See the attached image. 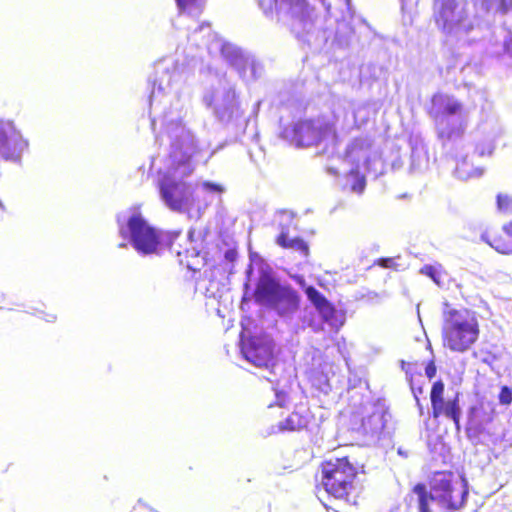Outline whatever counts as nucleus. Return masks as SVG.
Returning a JSON list of instances; mask_svg holds the SVG:
<instances>
[{
	"label": "nucleus",
	"instance_id": "6ab92c4d",
	"mask_svg": "<svg viewBox=\"0 0 512 512\" xmlns=\"http://www.w3.org/2000/svg\"><path fill=\"white\" fill-rule=\"evenodd\" d=\"M436 125L438 136L441 139L451 140L460 137L466 128L465 114H454L443 117V123L440 119H433Z\"/></svg>",
	"mask_w": 512,
	"mask_h": 512
},
{
	"label": "nucleus",
	"instance_id": "473e14b6",
	"mask_svg": "<svg viewBox=\"0 0 512 512\" xmlns=\"http://www.w3.org/2000/svg\"><path fill=\"white\" fill-rule=\"evenodd\" d=\"M497 208L500 212H510L512 210V198L507 194L497 195Z\"/></svg>",
	"mask_w": 512,
	"mask_h": 512
},
{
	"label": "nucleus",
	"instance_id": "9d476101",
	"mask_svg": "<svg viewBox=\"0 0 512 512\" xmlns=\"http://www.w3.org/2000/svg\"><path fill=\"white\" fill-rule=\"evenodd\" d=\"M282 135L297 147L323 146L334 144V124L326 117L299 120L284 128Z\"/></svg>",
	"mask_w": 512,
	"mask_h": 512
},
{
	"label": "nucleus",
	"instance_id": "de8ad7c7",
	"mask_svg": "<svg viewBox=\"0 0 512 512\" xmlns=\"http://www.w3.org/2000/svg\"><path fill=\"white\" fill-rule=\"evenodd\" d=\"M399 454H404V451H401V449L398 450Z\"/></svg>",
	"mask_w": 512,
	"mask_h": 512
},
{
	"label": "nucleus",
	"instance_id": "58836bf2",
	"mask_svg": "<svg viewBox=\"0 0 512 512\" xmlns=\"http://www.w3.org/2000/svg\"><path fill=\"white\" fill-rule=\"evenodd\" d=\"M426 376L432 379L436 374V366L433 362H430L425 368Z\"/></svg>",
	"mask_w": 512,
	"mask_h": 512
},
{
	"label": "nucleus",
	"instance_id": "7c9ffc66",
	"mask_svg": "<svg viewBox=\"0 0 512 512\" xmlns=\"http://www.w3.org/2000/svg\"><path fill=\"white\" fill-rule=\"evenodd\" d=\"M305 293L308 300L316 309L328 301L326 297L313 286L307 287Z\"/></svg>",
	"mask_w": 512,
	"mask_h": 512
},
{
	"label": "nucleus",
	"instance_id": "4be33fe9",
	"mask_svg": "<svg viewBox=\"0 0 512 512\" xmlns=\"http://www.w3.org/2000/svg\"><path fill=\"white\" fill-rule=\"evenodd\" d=\"M316 310L323 322L326 323L331 329L338 331L339 328L344 324V315L336 310V308L329 301L318 307Z\"/></svg>",
	"mask_w": 512,
	"mask_h": 512
},
{
	"label": "nucleus",
	"instance_id": "aec40b11",
	"mask_svg": "<svg viewBox=\"0 0 512 512\" xmlns=\"http://www.w3.org/2000/svg\"><path fill=\"white\" fill-rule=\"evenodd\" d=\"M332 368L330 363L324 362L319 369H314L311 373L312 385L324 394H328L332 390V378L334 376Z\"/></svg>",
	"mask_w": 512,
	"mask_h": 512
},
{
	"label": "nucleus",
	"instance_id": "f8f14e48",
	"mask_svg": "<svg viewBox=\"0 0 512 512\" xmlns=\"http://www.w3.org/2000/svg\"><path fill=\"white\" fill-rule=\"evenodd\" d=\"M436 26L450 39L461 40L473 29V23L456 0H434Z\"/></svg>",
	"mask_w": 512,
	"mask_h": 512
},
{
	"label": "nucleus",
	"instance_id": "b1692460",
	"mask_svg": "<svg viewBox=\"0 0 512 512\" xmlns=\"http://www.w3.org/2000/svg\"><path fill=\"white\" fill-rule=\"evenodd\" d=\"M309 423V415L306 410H297L292 412L284 421L278 424V430L296 431L305 428Z\"/></svg>",
	"mask_w": 512,
	"mask_h": 512
},
{
	"label": "nucleus",
	"instance_id": "c03bdc74",
	"mask_svg": "<svg viewBox=\"0 0 512 512\" xmlns=\"http://www.w3.org/2000/svg\"><path fill=\"white\" fill-rule=\"evenodd\" d=\"M504 232L512 237V221L503 227Z\"/></svg>",
	"mask_w": 512,
	"mask_h": 512
},
{
	"label": "nucleus",
	"instance_id": "412c9836",
	"mask_svg": "<svg viewBox=\"0 0 512 512\" xmlns=\"http://www.w3.org/2000/svg\"><path fill=\"white\" fill-rule=\"evenodd\" d=\"M410 159L409 170L411 173H422L428 169V152L426 145L422 141H416L415 144L412 145Z\"/></svg>",
	"mask_w": 512,
	"mask_h": 512
},
{
	"label": "nucleus",
	"instance_id": "72a5a7b5",
	"mask_svg": "<svg viewBox=\"0 0 512 512\" xmlns=\"http://www.w3.org/2000/svg\"><path fill=\"white\" fill-rule=\"evenodd\" d=\"M420 273L430 277L435 283L439 284L440 273L438 269L432 265H425L420 269Z\"/></svg>",
	"mask_w": 512,
	"mask_h": 512
},
{
	"label": "nucleus",
	"instance_id": "7ed1b4c3",
	"mask_svg": "<svg viewBox=\"0 0 512 512\" xmlns=\"http://www.w3.org/2000/svg\"><path fill=\"white\" fill-rule=\"evenodd\" d=\"M189 72L183 63L172 58L158 61L154 66L149 82L152 91L149 98L150 116L153 129L159 124L160 140L170 136L176 128L189 130L183 124L185 101L181 98L187 90Z\"/></svg>",
	"mask_w": 512,
	"mask_h": 512
},
{
	"label": "nucleus",
	"instance_id": "a878e982",
	"mask_svg": "<svg viewBox=\"0 0 512 512\" xmlns=\"http://www.w3.org/2000/svg\"><path fill=\"white\" fill-rule=\"evenodd\" d=\"M474 5L486 13L508 12L512 8V0H473Z\"/></svg>",
	"mask_w": 512,
	"mask_h": 512
},
{
	"label": "nucleus",
	"instance_id": "e433bc0d",
	"mask_svg": "<svg viewBox=\"0 0 512 512\" xmlns=\"http://www.w3.org/2000/svg\"><path fill=\"white\" fill-rule=\"evenodd\" d=\"M275 396H276V405H278L279 407L285 406L286 401H287V395L282 391L281 392L276 391Z\"/></svg>",
	"mask_w": 512,
	"mask_h": 512
},
{
	"label": "nucleus",
	"instance_id": "f3484780",
	"mask_svg": "<svg viewBox=\"0 0 512 512\" xmlns=\"http://www.w3.org/2000/svg\"><path fill=\"white\" fill-rule=\"evenodd\" d=\"M387 411L383 404L373 403L362 418L358 431L363 435L375 437L379 435L386 423Z\"/></svg>",
	"mask_w": 512,
	"mask_h": 512
},
{
	"label": "nucleus",
	"instance_id": "ea45409f",
	"mask_svg": "<svg viewBox=\"0 0 512 512\" xmlns=\"http://www.w3.org/2000/svg\"><path fill=\"white\" fill-rule=\"evenodd\" d=\"M412 391H413V394H414L417 406L419 408L420 414H422L423 413V407H422V405L420 403V400L418 398V394H421L423 392V390H422L421 387H419L418 389H415L414 387H412Z\"/></svg>",
	"mask_w": 512,
	"mask_h": 512
},
{
	"label": "nucleus",
	"instance_id": "a19ab883",
	"mask_svg": "<svg viewBox=\"0 0 512 512\" xmlns=\"http://www.w3.org/2000/svg\"><path fill=\"white\" fill-rule=\"evenodd\" d=\"M393 259L391 258H383V259H380L379 261V264L382 266V267H385V268H389L391 267V265L393 264Z\"/></svg>",
	"mask_w": 512,
	"mask_h": 512
},
{
	"label": "nucleus",
	"instance_id": "f257e3e1",
	"mask_svg": "<svg viewBox=\"0 0 512 512\" xmlns=\"http://www.w3.org/2000/svg\"><path fill=\"white\" fill-rule=\"evenodd\" d=\"M266 16L273 14L287 25L295 37L313 51H320L327 44L346 47L354 29L350 21L332 17L317 18L306 0H258Z\"/></svg>",
	"mask_w": 512,
	"mask_h": 512
},
{
	"label": "nucleus",
	"instance_id": "c756f323",
	"mask_svg": "<svg viewBox=\"0 0 512 512\" xmlns=\"http://www.w3.org/2000/svg\"><path fill=\"white\" fill-rule=\"evenodd\" d=\"M277 221L280 234L287 232V236H289L290 229L294 225V214L290 211H282L278 214Z\"/></svg>",
	"mask_w": 512,
	"mask_h": 512
},
{
	"label": "nucleus",
	"instance_id": "ddd939ff",
	"mask_svg": "<svg viewBox=\"0 0 512 512\" xmlns=\"http://www.w3.org/2000/svg\"><path fill=\"white\" fill-rule=\"evenodd\" d=\"M241 353L244 358L258 368L266 371L262 375L269 382H275V369L277 365L274 363L273 352L274 343L269 337H253L245 342L243 334L241 335Z\"/></svg>",
	"mask_w": 512,
	"mask_h": 512
},
{
	"label": "nucleus",
	"instance_id": "c9c22d12",
	"mask_svg": "<svg viewBox=\"0 0 512 512\" xmlns=\"http://www.w3.org/2000/svg\"><path fill=\"white\" fill-rule=\"evenodd\" d=\"M474 411H475V408L470 409V417H469L468 427H467V432L469 435H476L481 432V427L475 423V421L472 417V414Z\"/></svg>",
	"mask_w": 512,
	"mask_h": 512
},
{
	"label": "nucleus",
	"instance_id": "f03ea898",
	"mask_svg": "<svg viewBox=\"0 0 512 512\" xmlns=\"http://www.w3.org/2000/svg\"><path fill=\"white\" fill-rule=\"evenodd\" d=\"M169 146L165 167L160 171L159 192L165 205L176 212H186L194 207L193 186L186 181L200 157L194 134L190 130L176 128L170 136H164Z\"/></svg>",
	"mask_w": 512,
	"mask_h": 512
},
{
	"label": "nucleus",
	"instance_id": "a211bd4d",
	"mask_svg": "<svg viewBox=\"0 0 512 512\" xmlns=\"http://www.w3.org/2000/svg\"><path fill=\"white\" fill-rule=\"evenodd\" d=\"M462 112H464L463 104L454 96L437 93L431 99L429 114L433 119H440L441 123H443V117Z\"/></svg>",
	"mask_w": 512,
	"mask_h": 512
},
{
	"label": "nucleus",
	"instance_id": "9b49d317",
	"mask_svg": "<svg viewBox=\"0 0 512 512\" xmlns=\"http://www.w3.org/2000/svg\"><path fill=\"white\" fill-rule=\"evenodd\" d=\"M320 485L330 496L349 500V496L356 490V467L347 457L330 458L325 460L320 467Z\"/></svg>",
	"mask_w": 512,
	"mask_h": 512
},
{
	"label": "nucleus",
	"instance_id": "49530a36",
	"mask_svg": "<svg viewBox=\"0 0 512 512\" xmlns=\"http://www.w3.org/2000/svg\"><path fill=\"white\" fill-rule=\"evenodd\" d=\"M399 454H404V451H401V449L398 450Z\"/></svg>",
	"mask_w": 512,
	"mask_h": 512
},
{
	"label": "nucleus",
	"instance_id": "2eb2a0df",
	"mask_svg": "<svg viewBox=\"0 0 512 512\" xmlns=\"http://www.w3.org/2000/svg\"><path fill=\"white\" fill-rule=\"evenodd\" d=\"M27 147V142L12 122L0 120V157L18 160Z\"/></svg>",
	"mask_w": 512,
	"mask_h": 512
},
{
	"label": "nucleus",
	"instance_id": "423d86ee",
	"mask_svg": "<svg viewBox=\"0 0 512 512\" xmlns=\"http://www.w3.org/2000/svg\"><path fill=\"white\" fill-rule=\"evenodd\" d=\"M201 101L216 120L230 123L243 115L240 94L226 75H215L202 92Z\"/></svg>",
	"mask_w": 512,
	"mask_h": 512
},
{
	"label": "nucleus",
	"instance_id": "2f4dec72",
	"mask_svg": "<svg viewBox=\"0 0 512 512\" xmlns=\"http://www.w3.org/2000/svg\"><path fill=\"white\" fill-rule=\"evenodd\" d=\"M200 189L202 192L211 195V197L213 195H221L225 192L224 186L210 181L203 182L200 186Z\"/></svg>",
	"mask_w": 512,
	"mask_h": 512
},
{
	"label": "nucleus",
	"instance_id": "0eeeda50",
	"mask_svg": "<svg viewBox=\"0 0 512 512\" xmlns=\"http://www.w3.org/2000/svg\"><path fill=\"white\" fill-rule=\"evenodd\" d=\"M117 222L121 236L128 239L139 254L158 253L160 232L147 222L139 207L134 206L118 214Z\"/></svg>",
	"mask_w": 512,
	"mask_h": 512
},
{
	"label": "nucleus",
	"instance_id": "20e7f679",
	"mask_svg": "<svg viewBox=\"0 0 512 512\" xmlns=\"http://www.w3.org/2000/svg\"><path fill=\"white\" fill-rule=\"evenodd\" d=\"M188 41L205 47L210 54L220 53L245 82L256 81L264 74L263 64L254 55L220 38L212 32L209 23L204 22L194 28Z\"/></svg>",
	"mask_w": 512,
	"mask_h": 512
},
{
	"label": "nucleus",
	"instance_id": "a18cd8bd",
	"mask_svg": "<svg viewBox=\"0 0 512 512\" xmlns=\"http://www.w3.org/2000/svg\"><path fill=\"white\" fill-rule=\"evenodd\" d=\"M54 319H55V316L50 315V319H47V321H48V322H52V321H54Z\"/></svg>",
	"mask_w": 512,
	"mask_h": 512
},
{
	"label": "nucleus",
	"instance_id": "dca6fc26",
	"mask_svg": "<svg viewBox=\"0 0 512 512\" xmlns=\"http://www.w3.org/2000/svg\"><path fill=\"white\" fill-rule=\"evenodd\" d=\"M367 162V152L354 145L349 146L346 150L344 163L349 165V170H345L347 181L351 182V189L355 193H362L365 188L364 176L360 175V164Z\"/></svg>",
	"mask_w": 512,
	"mask_h": 512
},
{
	"label": "nucleus",
	"instance_id": "79ce46f5",
	"mask_svg": "<svg viewBox=\"0 0 512 512\" xmlns=\"http://www.w3.org/2000/svg\"><path fill=\"white\" fill-rule=\"evenodd\" d=\"M236 257V252L232 249H229L225 252V259L228 261H233Z\"/></svg>",
	"mask_w": 512,
	"mask_h": 512
},
{
	"label": "nucleus",
	"instance_id": "4c0bfd02",
	"mask_svg": "<svg viewBox=\"0 0 512 512\" xmlns=\"http://www.w3.org/2000/svg\"><path fill=\"white\" fill-rule=\"evenodd\" d=\"M476 153L479 154V156H484L485 154H491L493 151V146L491 143H488L485 148L476 147L475 149Z\"/></svg>",
	"mask_w": 512,
	"mask_h": 512
},
{
	"label": "nucleus",
	"instance_id": "c85d7f7f",
	"mask_svg": "<svg viewBox=\"0 0 512 512\" xmlns=\"http://www.w3.org/2000/svg\"><path fill=\"white\" fill-rule=\"evenodd\" d=\"M487 243L501 254L512 253V240L498 236L488 240Z\"/></svg>",
	"mask_w": 512,
	"mask_h": 512
},
{
	"label": "nucleus",
	"instance_id": "37998d69",
	"mask_svg": "<svg viewBox=\"0 0 512 512\" xmlns=\"http://www.w3.org/2000/svg\"><path fill=\"white\" fill-rule=\"evenodd\" d=\"M504 48L512 56V37L509 40H505Z\"/></svg>",
	"mask_w": 512,
	"mask_h": 512
},
{
	"label": "nucleus",
	"instance_id": "bb28decb",
	"mask_svg": "<svg viewBox=\"0 0 512 512\" xmlns=\"http://www.w3.org/2000/svg\"><path fill=\"white\" fill-rule=\"evenodd\" d=\"M455 175L461 180H468L473 177L481 176L482 170L475 167L472 162H469L467 157H464L457 162Z\"/></svg>",
	"mask_w": 512,
	"mask_h": 512
},
{
	"label": "nucleus",
	"instance_id": "1a4fd4ad",
	"mask_svg": "<svg viewBox=\"0 0 512 512\" xmlns=\"http://www.w3.org/2000/svg\"><path fill=\"white\" fill-rule=\"evenodd\" d=\"M444 346L454 352H465L479 336L478 322L468 310H449L442 328Z\"/></svg>",
	"mask_w": 512,
	"mask_h": 512
},
{
	"label": "nucleus",
	"instance_id": "6e6552de",
	"mask_svg": "<svg viewBox=\"0 0 512 512\" xmlns=\"http://www.w3.org/2000/svg\"><path fill=\"white\" fill-rule=\"evenodd\" d=\"M255 297L259 303L285 320L293 319L300 307L299 293L290 285H283L268 274L260 276Z\"/></svg>",
	"mask_w": 512,
	"mask_h": 512
},
{
	"label": "nucleus",
	"instance_id": "09e8293b",
	"mask_svg": "<svg viewBox=\"0 0 512 512\" xmlns=\"http://www.w3.org/2000/svg\"><path fill=\"white\" fill-rule=\"evenodd\" d=\"M120 247H126V244L121 243V244H120Z\"/></svg>",
	"mask_w": 512,
	"mask_h": 512
},
{
	"label": "nucleus",
	"instance_id": "39448f33",
	"mask_svg": "<svg viewBox=\"0 0 512 512\" xmlns=\"http://www.w3.org/2000/svg\"><path fill=\"white\" fill-rule=\"evenodd\" d=\"M417 496L420 512H453L463 507L468 495L464 479L451 472H437L429 483V490L423 484L413 489Z\"/></svg>",
	"mask_w": 512,
	"mask_h": 512
},
{
	"label": "nucleus",
	"instance_id": "cd10ccee",
	"mask_svg": "<svg viewBox=\"0 0 512 512\" xmlns=\"http://www.w3.org/2000/svg\"><path fill=\"white\" fill-rule=\"evenodd\" d=\"M276 242L281 247L299 251L303 255H307L308 253V245L306 244V242L299 237L290 238L289 236H287V232L279 234Z\"/></svg>",
	"mask_w": 512,
	"mask_h": 512
},
{
	"label": "nucleus",
	"instance_id": "4468645a",
	"mask_svg": "<svg viewBox=\"0 0 512 512\" xmlns=\"http://www.w3.org/2000/svg\"><path fill=\"white\" fill-rule=\"evenodd\" d=\"M430 400L433 410V417L441 416L453 421L457 431L460 430V418L462 409L459 405V393L444 396V384L442 381H436L431 389Z\"/></svg>",
	"mask_w": 512,
	"mask_h": 512
},
{
	"label": "nucleus",
	"instance_id": "393cba45",
	"mask_svg": "<svg viewBox=\"0 0 512 512\" xmlns=\"http://www.w3.org/2000/svg\"><path fill=\"white\" fill-rule=\"evenodd\" d=\"M180 16L199 17L205 6V0H175Z\"/></svg>",
	"mask_w": 512,
	"mask_h": 512
},
{
	"label": "nucleus",
	"instance_id": "f704fd0d",
	"mask_svg": "<svg viewBox=\"0 0 512 512\" xmlns=\"http://www.w3.org/2000/svg\"><path fill=\"white\" fill-rule=\"evenodd\" d=\"M499 402L502 405H509L512 402V389L508 386H503L499 393Z\"/></svg>",
	"mask_w": 512,
	"mask_h": 512
},
{
	"label": "nucleus",
	"instance_id": "5701e85b",
	"mask_svg": "<svg viewBox=\"0 0 512 512\" xmlns=\"http://www.w3.org/2000/svg\"><path fill=\"white\" fill-rule=\"evenodd\" d=\"M316 310L323 322L326 323L331 329L338 331L339 328L344 324V315L336 310V308L329 301L318 307Z\"/></svg>",
	"mask_w": 512,
	"mask_h": 512
}]
</instances>
